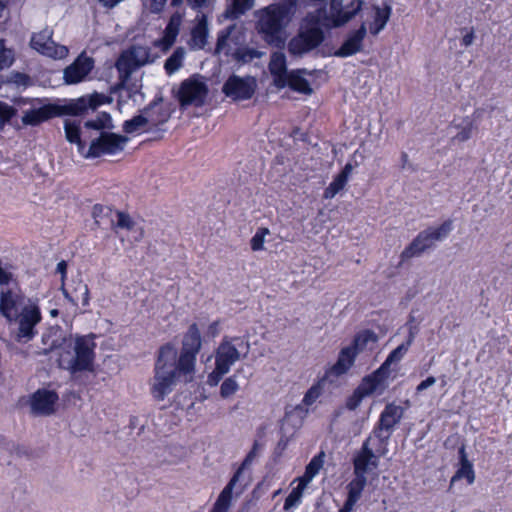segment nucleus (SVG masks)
I'll return each mask as SVG.
<instances>
[{
    "mask_svg": "<svg viewBox=\"0 0 512 512\" xmlns=\"http://www.w3.org/2000/svg\"><path fill=\"white\" fill-rule=\"evenodd\" d=\"M460 468L452 477V482L457 479L465 478L468 484H472L475 480V472L472 463L467 459L465 448L461 447L459 450Z\"/></svg>",
    "mask_w": 512,
    "mask_h": 512,
    "instance_id": "31",
    "label": "nucleus"
},
{
    "mask_svg": "<svg viewBox=\"0 0 512 512\" xmlns=\"http://www.w3.org/2000/svg\"><path fill=\"white\" fill-rule=\"evenodd\" d=\"M254 5V0H231L229 12L234 18L245 14Z\"/></svg>",
    "mask_w": 512,
    "mask_h": 512,
    "instance_id": "38",
    "label": "nucleus"
},
{
    "mask_svg": "<svg viewBox=\"0 0 512 512\" xmlns=\"http://www.w3.org/2000/svg\"><path fill=\"white\" fill-rule=\"evenodd\" d=\"M61 290L65 298L73 306H78L79 303H81L83 307L89 305V288L81 278L72 279V281L67 285L63 282L61 285Z\"/></svg>",
    "mask_w": 512,
    "mask_h": 512,
    "instance_id": "20",
    "label": "nucleus"
},
{
    "mask_svg": "<svg viewBox=\"0 0 512 512\" xmlns=\"http://www.w3.org/2000/svg\"><path fill=\"white\" fill-rule=\"evenodd\" d=\"M390 377L381 365L372 373L364 376L357 388L366 396H370L375 392L380 394L388 387L387 380Z\"/></svg>",
    "mask_w": 512,
    "mask_h": 512,
    "instance_id": "19",
    "label": "nucleus"
},
{
    "mask_svg": "<svg viewBox=\"0 0 512 512\" xmlns=\"http://www.w3.org/2000/svg\"><path fill=\"white\" fill-rule=\"evenodd\" d=\"M136 60L133 54H122L116 61V69L119 72V86L123 87L136 67Z\"/></svg>",
    "mask_w": 512,
    "mask_h": 512,
    "instance_id": "29",
    "label": "nucleus"
},
{
    "mask_svg": "<svg viewBox=\"0 0 512 512\" xmlns=\"http://www.w3.org/2000/svg\"><path fill=\"white\" fill-rule=\"evenodd\" d=\"M14 51L6 46V40L0 39V70L10 67L14 62Z\"/></svg>",
    "mask_w": 512,
    "mask_h": 512,
    "instance_id": "39",
    "label": "nucleus"
},
{
    "mask_svg": "<svg viewBox=\"0 0 512 512\" xmlns=\"http://www.w3.org/2000/svg\"><path fill=\"white\" fill-rule=\"evenodd\" d=\"M294 13V2L270 4L259 11L256 29L270 46L282 48L286 41V26Z\"/></svg>",
    "mask_w": 512,
    "mask_h": 512,
    "instance_id": "3",
    "label": "nucleus"
},
{
    "mask_svg": "<svg viewBox=\"0 0 512 512\" xmlns=\"http://www.w3.org/2000/svg\"><path fill=\"white\" fill-rule=\"evenodd\" d=\"M86 111L87 104L83 99L70 100L64 104L47 103L25 111L22 116V123L25 126H38L56 117L81 116Z\"/></svg>",
    "mask_w": 512,
    "mask_h": 512,
    "instance_id": "4",
    "label": "nucleus"
},
{
    "mask_svg": "<svg viewBox=\"0 0 512 512\" xmlns=\"http://www.w3.org/2000/svg\"><path fill=\"white\" fill-rule=\"evenodd\" d=\"M403 416L404 408L394 402L387 403L380 413L370 434L376 439L374 446L380 454H386L388 441Z\"/></svg>",
    "mask_w": 512,
    "mask_h": 512,
    "instance_id": "5",
    "label": "nucleus"
},
{
    "mask_svg": "<svg viewBox=\"0 0 512 512\" xmlns=\"http://www.w3.org/2000/svg\"><path fill=\"white\" fill-rule=\"evenodd\" d=\"M208 93V87L203 81L190 77L181 82L177 99L183 108L188 106L202 107Z\"/></svg>",
    "mask_w": 512,
    "mask_h": 512,
    "instance_id": "11",
    "label": "nucleus"
},
{
    "mask_svg": "<svg viewBox=\"0 0 512 512\" xmlns=\"http://www.w3.org/2000/svg\"><path fill=\"white\" fill-rule=\"evenodd\" d=\"M239 389V385L236 381V376H230L226 378L220 386V395L222 398H228L235 394Z\"/></svg>",
    "mask_w": 512,
    "mask_h": 512,
    "instance_id": "41",
    "label": "nucleus"
},
{
    "mask_svg": "<svg viewBox=\"0 0 512 512\" xmlns=\"http://www.w3.org/2000/svg\"><path fill=\"white\" fill-rule=\"evenodd\" d=\"M306 6L316 7V13H309L308 15H319L320 19L325 20L327 0H300Z\"/></svg>",
    "mask_w": 512,
    "mask_h": 512,
    "instance_id": "47",
    "label": "nucleus"
},
{
    "mask_svg": "<svg viewBox=\"0 0 512 512\" xmlns=\"http://www.w3.org/2000/svg\"><path fill=\"white\" fill-rule=\"evenodd\" d=\"M162 101V98H155L153 101L149 103L147 107L144 108V112L148 113L150 110H153L155 106L159 104V102Z\"/></svg>",
    "mask_w": 512,
    "mask_h": 512,
    "instance_id": "63",
    "label": "nucleus"
},
{
    "mask_svg": "<svg viewBox=\"0 0 512 512\" xmlns=\"http://www.w3.org/2000/svg\"><path fill=\"white\" fill-rule=\"evenodd\" d=\"M326 379H328V377L324 374L321 379H319L307 390L302 400V403L305 406H311L322 395Z\"/></svg>",
    "mask_w": 512,
    "mask_h": 512,
    "instance_id": "34",
    "label": "nucleus"
},
{
    "mask_svg": "<svg viewBox=\"0 0 512 512\" xmlns=\"http://www.w3.org/2000/svg\"><path fill=\"white\" fill-rule=\"evenodd\" d=\"M436 382V378L433 377V376H429L427 377L425 380L421 381L417 387H416V392L417 393H420L424 390H426L427 388H429L430 386H432L433 384H435Z\"/></svg>",
    "mask_w": 512,
    "mask_h": 512,
    "instance_id": "55",
    "label": "nucleus"
},
{
    "mask_svg": "<svg viewBox=\"0 0 512 512\" xmlns=\"http://www.w3.org/2000/svg\"><path fill=\"white\" fill-rule=\"evenodd\" d=\"M42 321L41 309L36 303L24 305L20 313L13 317L10 324H17L15 339L18 342L27 343L37 335V325Z\"/></svg>",
    "mask_w": 512,
    "mask_h": 512,
    "instance_id": "8",
    "label": "nucleus"
},
{
    "mask_svg": "<svg viewBox=\"0 0 512 512\" xmlns=\"http://www.w3.org/2000/svg\"><path fill=\"white\" fill-rule=\"evenodd\" d=\"M307 26L290 42V51L293 53H307L317 48L324 40V32L320 24L329 21L320 19L319 15H307Z\"/></svg>",
    "mask_w": 512,
    "mask_h": 512,
    "instance_id": "7",
    "label": "nucleus"
},
{
    "mask_svg": "<svg viewBox=\"0 0 512 512\" xmlns=\"http://www.w3.org/2000/svg\"><path fill=\"white\" fill-rule=\"evenodd\" d=\"M208 21L206 15L202 14L198 18L197 23L191 29V37L188 42L189 47L193 50L204 49L208 42Z\"/></svg>",
    "mask_w": 512,
    "mask_h": 512,
    "instance_id": "23",
    "label": "nucleus"
},
{
    "mask_svg": "<svg viewBox=\"0 0 512 512\" xmlns=\"http://www.w3.org/2000/svg\"><path fill=\"white\" fill-rule=\"evenodd\" d=\"M356 503V500L347 497L343 506L339 509V512H351Z\"/></svg>",
    "mask_w": 512,
    "mask_h": 512,
    "instance_id": "59",
    "label": "nucleus"
},
{
    "mask_svg": "<svg viewBox=\"0 0 512 512\" xmlns=\"http://www.w3.org/2000/svg\"><path fill=\"white\" fill-rule=\"evenodd\" d=\"M167 0H151V6L154 11H161L166 5Z\"/></svg>",
    "mask_w": 512,
    "mask_h": 512,
    "instance_id": "62",
    "label": "nucleus"
},
{
    "mask_svg": "<svg viewBox=\"0 0 512 512\" xmlns=\"http://www.w3.org/2000/svg\"><path fill=\"white\" fill-rule=\"evenodd\" d=\"M59 400L57 392L47 389H38L31 396V410L35 415H51Z\"/></svg>",
    "mask_w": 512,
    "mask_h": 512,
    "instance_id": "18",
    "label": "nucleus"
},
{
    "mask_svg": "<svg viewBox=\"0 0 512 512\" xmlns=\"http://www.w3.org/2000/svg\"><path fill=\"white\" fill-rule=\"evenodd\" d=\"M127 141L128 138L124 135L101 131L98 137L91 140L89 147L86 146L83 157L93 159L103 155H115L124 150Z\"/></svg>",
    "mask_w": 512,
    "mask_h": 512,
    "instance_id": "9",
    "label": "nucleus"
},
{
    "mask_svg": "<svg viewBox=\"0 0 512 512\" xmlns=\"http://www.w3.org/2000/svg\"><path fill=\"white\" fill-rule=\"evenodd\" d=\"M375 443L376 439L370 435L363 441L353 457L354 474L366 476L369 471L378 467L379 458L385 454H380L376 450Z\"/></svg>",
    "mask_w": 512,
    "mask_h": 512,
    "instance_id": "12",
    "label": "nucleus"
},
{
    "mask_svg": "<svg viewBox=\"0 0 512 512\" xmlns=\"http://www.w3.org/2000/svg\"><path fill=\"white\" fill-rule=\"evenodd\" d=\"M56 270H57V272H59L61 274V279H62V283H63L65 278H66V273H67V263H66V261H64V260L60 261L57 264Z\"/></svg>",
    "mask_w": 512,
    "mask_h": 512,
    "instance_id": "60",
    "label": "nucleus"
},
{
    "mask_svg": "<svg viewBox=\"0 0 512 512\" xmlns=\"http://www.w3.org/2000/svg\"><path fill=\"white\" fill-rule=\"evenodd\" d=\"M116 216L117 222L115 227L125 229L127 231H130L134 228L135 222L127 212L117 210Z\"/></svg>",
    "mask_w": 512,
    "mask_h": 512,
    "instance_id": "44",
    "label": "nucleus"
},
{
    "mask_svg": "<svg viewBox=\"0 0 512 512\" xmlns=\"http://www.w3.org/2000/svg\"><path fill=\"white\" fill-rule=\"evenodd\" d=\"M269 70L271 75L273 76L274 85L283 89L286 87V83L284 80L289 75V71H287L286 60L283 54L275 55L269 63Z\"/></svg>",
    "mask_w": 512,
    "mask_h": 512,
    "instance_id": "26",
    "label": "nucleus"
},
{
    "mask_svg": "<svg viewBox=\"0 0 512 512\" xmlns=\"http://www.w3.org/2000/svg\"><path fill=\"white\" fill-rule=\"evenodd\" d=\"M363 0H330V15L325 16L326 27L338 28L355 18L363 8Z\"/></svg>",
    "mask_w": 512,
    "mask_h": 512,
    "instance_id": "10",
    "label": "nucleus"
},
{
    "mask_svg": "<svg viewBox=\"0 0 512 512\" xmlns=\"http://www.w3.org/2000/svg\"><path fill=\"white\" fill-rule=\"evenodd\" d=\"M303 492L296 487L288 494L284 501V510L289 511L299 505Z\"/></svg>",
    "mask_w": 512,
    "mask_h": 512,
    "instance_id": "46",
    "label": "nucleus"
},
{
    "mask_svg": "<svg viewBox=\"0 0 512 512\" xmlns=\"http://www.w3.org/2000/svg\"><path fill=\"white\" fill-rule=\"evenodd\" d=\"M357 354L349 346L343 347L338 354L337 361L325 371V375L329 378L340 377L346 374L354 365Z\"/></svg>",
    "mask_w": 512,
    "mask_h": 512,
    "instance_id": "21",
    "label": "nucleus"
},
{
    "mask_svg": "<svg viewBox=\"0 0 512 512\" xmlns=\"http://www.w3.org/2000/svg\"><path fill=\"white\" fill-rule=\"evenodd\" d=\"M305 73V69L291 70L289 71L287 78L284 80V83H286V86H288L292 91L304 95H311L313 93V89L309 81L303 76Z\"/></svg>",
    "mask_w": 512,
    "mask_h": 512,
    "instance_id": "24",
    "label": "nucleus"
},
{
    "mask_svg": "<svg viewBox=\"0 0 512 512\" xmlns=\"http://www.w3.org/2000/svg\"><path fill=\"white\" fill-rule=\"evenodd\" d=\"M93 68V58L81 54L64 69L63 78L67 84H77L83 81Z\"/></svg>",
    "mask_w": 512,
    "mask_h": 512,
    "instance_id": "17",
    "label": "nucleus"
},
{
    "mask_svg": "<svg viewBox=\"0 0 512 512\" xmlns=\"http://www.w3.org/2000/svg\"><path fill=\"white\" fill-rule=\"evenodd\" d=\"M414 338H415V334L414 332L412 331V329H410L409 331V334H408V337H407V340L400 344L398 347H396L395 349H393L387 356V358L384 360V362L381 364V366L388 372L391 374V364L394 363V362H399L403 357L404 355L406 354V352L408 351L409 347L411 346L412 342L414 341Z\"/></svg>",
    "mask_w": 512,
    "mask_h": 512,
    "instance_id": "27",
    "label": "nucleus"
},
{
    "mask_svg": "<svg viewBox=\"0 0 512 512\" xmlns=\"http://www.w3.org/2000/svg\"><path fill=\"white\" fill-rule=\"evenodd\" d=\"M148 118L143 115H136L123 123V131L126 134H133L139 131L148 123Z\"/></svg>",
    "mask_w": 512,
    "mask_h": 512,
    "instance_id": "37",
    "label": "nucleus"
},
{
    "mask_svg": "<svg viewBox=\"0 0 512 512\" xmlns=\"http://www.w3.org/2000/svg\"><path fill=\"white\" fill-rule=\"evenodd\" d=\"M366 396L356 387L352 394L347 397L345 406L348 410H356Z\"/></svg>",
    "mask_w": 512,
    "mask_h": 512,
    "instance_id": "45",
    "label": "nucleus"
},
{
    "mask_svg": "<svg viewBox=\"0 0 512 512\" xmlns=\"http://www.w3.org/2000/svg\"><path fill=\"white\" fill-rule=\"evenodd\" d=\"M219 368H220L219 365L215 364V368L208 375V384L210 386H216L221 381L223 376L230 371V370H228L226 368L225 369H222V368L219 369Z\"/></svg>",
    "mask_w": 512,
    "mask_h": 512,
    "instance_id": "49",
    "label": "nucleus"
},
{
    "mask_svg": "<svg viewBox=\"0 0 512 512\" xmlns=\"http://www.w3.org/2000/svg\"><path fill=\"white\" fill-rule=\"evenodd\" d=\"M209 0H188L193 9H201L207 5Z\"/></svg>",
    "mask_w": 512,
    "mask_h": 512,
    "instance_id": "61",
    "label": "nucleus"
},
{
    "mask_svg": "<svg viewBox=\"0 0 512 512\" xmlns=\"http://www.w3.org/2000/svg\"><path fill=\"white\" fill-rule=\"evenodd\" d=\"M202 347L199 327L192 323L183 335L182 347L177 357V350L171 343L162 345L155 362L154 383L151 392L156 400H164L172 391L178 374L194 372L197 355Z\"/></svg>",
    "mask_w": 512,
    "mask_h": 512,
    "instance_id": "1",
    "label": "nucleus"
},
{
    "mask_svg": "<svg viewBox=\"0 0 512 512\" xmlns=\"http://www.w3.org/2000/svg\"><path fill=\"white\" fill-rule=\"evenodd\" d=\"M179 22L174 21L172 18L165 27L164 34L162 39L160 40V44L163 50H167L172 47L175 43L176 38L179 34Z\"/></svg>",
    "mask_w": 512,
    "mask_h": 512,
    "instance_id": "32",
    "label": "nucleus"
},
{
    "mask_svg": "<svg viewBox=\"0 0 512 512\" xmlns=\"http://www.w3.org/2000/svg\"><path fill=\"white\" fill-rule=\"evenodd\" d=\"M377 341H378V336L373 330L363 329L354 335L353 340H352L351 344L349 345V347L352 348V350H354L356 352V354L358 355L359 353H361L362 351H364L366 349V347L369 343L374 344Z\"/></svg>",
    "mask_w": 512,
    "mask_h": 512,
    "instance_id": "30",
    "label": "nucleus"
},
{
    "mask_svg": "<svg viewBox=\"0 0 512 512\" xmlns=\"http://www.w3.org/2000/svg\"><path fill=\"white\" fill-rule=\"evenodd\" d=\"M64 130L66 139L72 143L77 145L78 153L83 156L85 148L87 146L86 142L81 138V128L80 124L76 121L66 120L64 123Z\"/></svg>",
    "mask_w": 512,
    "mask_h": 512,
    "instance_id": "28",
    "label": "nucleus"
},
{
    "mask_svg": "<svg viewBox=\"0 0 512 512\" xmlns=\"http://www.w3.org/2000/svg\"><path fill=\"white\" fill-rule=\"evenodd\" d=\"M243 344L240 337L225 336L220 342L215 353V364L219 365V369L230 370L231 366L241 358L240 351L237 346Z\"/></svg>",
    "mask_w": 512,
    "mask_h": 512,
    "instance_id": "15",
    "label": "nucleus"
},
{
    "mask_svg": "<svg viewBox=\"0 0 512 512\" xmlns=\"http://www.w3.org/2000/svg\"><path fill=\"white\" fill-rule=\"evenodd\" d=\"M355 477L349 482L347 485L348 494L347 497L352 498L358 501L361 497V494L366 486L367 478L366 476L360 474H354Z\"/></svg>",
    "mask_w": 512,
    "mask_h": 512,
    "instance_id": "33",
    "label": "nucleus"
},
{
    "mask_svg": "<svg viewBox=\"0 0 512 512\" xmlns=\"http://www.w3.org/2000/svg\"><path fill=\"white\" fill-rule=\"evenodd\" d=\"M372 10L374 11L373 20L369 22L367 31L372 36H377L389 22L392 7L388 3H384L383 6L373 5Z\"/></svg>",
    "mask_w": 512,
    "mask_h": 512,
    "instance_id": "22",
    "label": "nucleus"
},
{
    "mask_svg": "<svg viewBox=\"0 0 512 512\" xmlns=\"http://www.w3.org/2000/svg\"><path fill=\"white\" fill-rule=\"evenodd\" d=\"M269 234V229L260 227L251 238L250 245L253 251H261L264 249L265 236Z\"/></svg>",
    "mask_w": 512,
    "mask_h": 512,
    "instance_id": "42",
    "label": "nucleus"
},
{
    "mask_svg": "<svg viewBox=\"0 0 512 512\" xmlns=\"http://www.w3.org/2000/svg\"><path fill=\"white\" fill-rule=\"evenodd\" d=\"M220 322L217 320V321H214L212 322L209 327H208V331L210 334L212 335H215L217 332H218V326H219Z\"/></svg>",
    "mask_w": 512,
    "mask_h": 512,
    "instance_id": "64",
    "label": "nucleus"
},
{
    "mask_svg": "<svg viewBox=\"0 0 512 512\" xmlns=\"http://www.w3.org/2000/svg\"><path fill=\"white\" fill-rule=\"evenodd\" d=\"M288 443L289 438L286 436H282L275 447L274 454L278 457L281 456L283 452L286 450Z\"/></svg>",
    "mask_w": 512,
    "mask_h": 512,
    "instance_id": "54",
    "label": "nucleus"
},
{
    "mask_svg": "<svg viewBox=\"0 0 512 512\" xmlns=\"http://www.w3.org/2000/svg\"><path fill=\"white\" fill-rule=\"evenodd\" d=\"M474 38H475V33H474V29L471 28L469 31H467V33L462 37V41H461V44L465 47H468L470 46L473 41H474Z\"/></svg>",
    "mask_w": 512,
    "mask_h": 512,
    "instance_id": "58",
    "label": "nucleus"
},
{
    "mask_svg": "<svg viewBox=\"0 0 512 512\" xmlns=\"http://www.w3.org/2000/svg\"><path fill=\"white\" fill-rule=\"evenodd\" d=\"M452 229L453 221L447 219L438 227H428L419 232L412 242L401 252L400 264L413 257L420 256L427 249L433 247L435 241L445 239Z\"/></svg>",
    "mask_w": 512,
    "mask_h": 512,
    "instance_id": "6",
    "label": "nucleus"
},
{
    "mask_svg": "<svg viewBox=\"0 0 512 512\" xmlns=\"http://www.w3.org/2000/svg\"><path fill=\"white\" fill-rule=\"evenodd\" d=\"M313 479V477H310V474H308L307 472H304V474L299 477L298 479V485H297V489H299L300 491L303 492V490L305 489V487L308 485V483Z\"/></svg>",
    "mask_w": 512,
    "mask_h": 512,
    "instance_id": "57",
    "label": "nucleus"
},
{
    "mask_svg": "<svg viewBox=\"0 0 512 512\" xmlns=\"http://www.w3.org/2000/svg\"><path fill=\"white\" fill-rule=\"evenodd\" d=\"M367 35V25L362 22L357 29L350 31L341 46L334 52V56L346 58L362 51L363 41Z\"/></svg>",
    "mask_w": 512,
    "mask_h": 512,
    "instance_id": "16",
    "label": "nucleus"
},
{
    "mask_svg": "<svg viewBox=\"0 0 512 512\" xmlns=\"http://www.w3.org/2000/svg\"><path fill=\"white\" fill-rule=\"evenodd\" d=\"M353 165L346 163L343 169L334 177L333 181L325 188L323 197L334 198L346 186L349 176L352 173Z\"/></svg>",
    "mask_w": 512,
    "mask_h": 512,
    "instance_id": "25",
    "label": "nucleus"
},
{
    "mask_svg": "<svg viewBox=\"0 0 512 512\" xmlns=\"http://www.w3.org/2000/svg\"><path fill=\"white\" fill-rule=\"evenodd\" d=\"M16 109L5 102H0V124L8 123L15 115Z\"/></svg>",
    "mask_w": 512,
    "mask_h": 512,
    "instance_id": "48",
    "label": "nucleus"
},
{
    "mask_svg": "<svg viewBox=\"0 0 512 512\" xmlns=\"http://www.w3.org/2000/svg\"><path fill=\"white\" fill-rule=\"evenodd\" d=\"M112 119L109 113L102 112L95 119H91L85 122V127L89 129L102 131L105 128H111Z\"/></svg>",
    "mask_w": 512,
    "mask_h": 512,
    "instance_id": "36",
    "label": "nucleus"
},
{
    "mask_svg": "<svg viewBox=\"0 0 512 512\" xmlns=\"http://www.w3.org/2000/svg\"><path fill=\"white\" fill-rule=\"evenodd\" d=\"M183 52L177 49L165 61L164 68L167 74H172L177 71L182 65Z\"/></svg>",
    "mask_w": 512,
    "mask_h": 512,
    "instance_id": "40",
    "label": "nucleus"
},
{
    "mask_svg": "<svg viewBox=\"0 0 512 512\" xmlns=\"http://www.w3.org/2000/svg\"><path fill=\"white\" fill-rule=\"evenodd\" d=\"M11 82L17 86L27 87L31 84V78L29 75L23 72H13L11 74Z\"/></svg>",
    "mask_w": 512,
    "mask_h": 512,
    "instance_id": "51",
    "label": "nucleus"
},
{
    "mask_svg": "<svg viewBox=\"0 0 512 512\" xmlns=\"http://www.w3.org/2000/svg\"><path fill=\"white\" fill-rule=\"evenodd\" d=\"M96 335L93 333L87 335H77L74 338L72 352L65 350L68 338L59 328L47 329L41 337L42 348L39 354L47 356L51 352L62 349L56 359L60 369L68 371L71 376L78 373L93 372L96 359Z\"/></svg>",
    "mask_w": 512,
    "mask_h": 512,
    "instance_id": "2",
    "label": "nucleus"
},
{
    "mask_svg": "<svg viewBox=\"0 0 512 512\" xmlns=\"http://www.w3.org/2000/svg\"><path fill=\"white\" fill-rule=\"evenodd\" d=\"M474 129V125L472 121H469L455 136V139H457L460 142L467 141L472 136V131Z\"/></svg>",
    "mask_w": 512,
    "mask_h": 512,
    "instance_id": "52",
    "label": "nucleus"
},
{
    "mask_svg": "<svg viewBox=\"0 0 512 512\" xmlns=\"http://www.w3.org/2000/svg\"><path fill=\"white\" fill-rule=\"evenodd\" d=\"M169 113L163 111L159 113V116L154 118L152 114L149 115L150 120L155 126L165 123L169 119Z\"/></svg>",
    "mask_w": 512,
    "mask_h": 512,
    "instance_id": "56",
    "label": "nucleus"
},
{
    "mask_svg": "<svg viewBox=\"0 0 512 512\" xmlns=\"http://www.w3.org/2000/svg\"><path fill=\"white\" fill-rule=\"evenodd\" d=\"M324 464V452L315 455L305 468V472L310 474V477H315Z\"/></svg>",
    "mask_w": 512,
    "mask_h": 512,
    "instance_id": "43",
    "label": "nucleus"
},
{
    "mask_svg": "<svg viewBox=\"0 0 512 512\" xmlns=\"http://www.w3.org/2000/svg\"><path fill=\"white\" fill-rule=\"evenodd\" d=\"M258 447H259V444L257 441H255L252 449L245 456L241 467L233 474V476L231 477V479L229 480L227 485L220 492V494H219L218 498L216 499L215 503L213 504V507L211 508L210 512H228L229 511L231 504H232L233 489L239 480L242 468L251 464V462L254 460V458L257 454Z\"/></svg>",
    "mask_w": 512,
    "mask_h": 512,
    "instance_id": "13",
    "label": "nucleus"
},
{
    "mask_svg": "<svg viewBox=\"0 0 512 512\" xmlns=\"http://www.w3.org/2000/svg\"><path fill=\"white\" fill-rule=\"evenodd\" d=\"M82 99L86 102L87 109L89 107L96 108L106 102V97L103 95H99V94H95V95L91 96V98L89 99V102H87L84 98H82Z\"/></svg>",
    "mask_w": 512,
    "mask_h": 512,
    "instance_id": "53",
    "label": "nucleus"
},
{
    "mask_svg": "<svg viewBox=\"0 0 512 512\" xmlns=\"http://www.w3.org/2000/svg\"><path fill=\"white\" fill-rule=\"evenodd\" d=\"M257 88L256 80L253 77L241 78L231 75L225 81L222 91L225 96L234 101L249 100L253 97Z\"/></svg>",
    "mask_w": 512,
    "mask_h": 512,
    "instance_id": "14",
    "label": "nucleus"
},
{
    "mask_svg": "<svg viewBox=\"0 0 512 512\" xmlns=\"http://www.w3.org/2000/svg\"><path fill=\"white\" fill-rule=\"evenodd\" d=\"M112 209L110 207L104 206L102 204H95L92 208V217L95 220L96 224L100 223V220L107 216Z\"/></svg>",
    "mask_w": 512,
    "mask_h": 512,
    "instance_id": "50",
    "label": "nucleus"
},
{
    "mask_svg": "<svg viewBox=\"0 0 512 512\" xmlns=\"http://www.w3.org/2000/svg\"><path fill=\"white\" fill-rule=\"evenodd\" d=\"M52 43L45 32L35 33L31 38V47L44 55H50Z\"/></svg>",
    "mask_w": 512,
    "mask_h": 512,
    "instance_id": "35",
    "label": "nucleus"
}]
</instances>
